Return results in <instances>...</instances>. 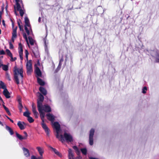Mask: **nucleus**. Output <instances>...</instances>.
<instances>
[{"mask_svg":"<svg viewBox=\"0 0 159 159\" xmlns=\"http://www.w3.org/2000/svg\"><path fill=\"white\" fill-rule=\"evenodd\" d=\"M53 125L56 131V138L59 139L62 142H63L65 141L63 138H65V140L67 142L73 141V137L70 134L65 132L63 136L62 134H60L61 130L60 129V125L58 122H54L53 123Z\"/></svg>","mask_w":159,"mask_h":159,"instance_id":"obj_1","label":"nucleus"},{"mask_svg":"<svg viewBox=\"0 0 159 159\" xmlns=\"http://www.w3.org/2000/svg\"><path fill=\"white\" fill-rule=\"evenodd\" d=\"M14 79L15 82L18 84L20 83L19 80H22L23 77V70L22 68L14 67Z\"/></svg>","mask_w":159,"mask_h":159,"instance_id":"obj_2","label":"nucleus"},{"mask_svg":"<svg viewBox=\"0 0 159 159\" xmlns=\"http://www.w3.org/2000/svg\"><path fill=\"white\" fill-rule=\"evenodd\" d=\"M42 104L41 103H38V110L39 111L40 116L41 117V119L42 121V127L44 129L47 135L48 136L49 135V129L46 125L44 123V118L45 116V113L43 111H42Z\"/></svg>","mask_w":159,"mask_h":159,"instance_id":"obj_3","label":"nucleus"},{"mask_svg":"<svg viewBox=\"0 0 159 159\" xmlns=\"http://www.w3.org/2000/svg\"><path fill=\"white\" fill-rule=\"evenodd\" d=\"M25 29L28 35L32 34V31L31 29L29 20L27 17H25Z\"/></svg>","mask_w":159,"mask_h":159,"instance_id":"obj_4","label":"nucleus"},{"mask_svg":"<svg viewBox=\"0 0 159 159\" xmlns=\"http://www.w3.org/2000/svg\"><path fill=\"white\" fill-rule=\"evenodd\" d=\"M27 73L28 74H30L32 71V61L30 60L28 61L26 64Z\"/></svg>","mask_w":159,"mask_h":159,"instance_id":"obj_5","label":"nucleus"},{"mask_svg":"<svg viewBox=\"0 0 159 159\" xmlns=\"http://www.w3.org/2000/svg\"><path fill=\"white\" fill-rule=\"evenodd\" d=\"M94 133V129H92L89 133V144L90 145H92L93 144V136Z\"/></svg>","mask_w":159,"mask_h":159,"instance_id":"obj_6","label":"nucleus"},{"mask_svg":"<svg viewBox=\"0 0 159 159\" xmlns=\"http://www.w3.org/2000/svg\"><path fill=\"white\" fill-rule=\"evenodd\" d=\"M31 49L34 57H38L39 56V54L37 47L35 46L34 47H33L31 48Z\"/></svg>","mask_w":159,"mask_h":159,"instance_id":"obj_7","label":"nucleus"},{"mask_svg":"<svg viewBox=\"0 0 159 159\" xmlns=\"http://www.w3.org/2000/svg\"><path fill=\"white\" fill-rule=\"evenodd\" d=\"M36 149L40 155L39 157H41V158H43V154L44 152L43 148L40 146H38L36 147Z\"/></svg>","mask_w":159,"mask_h":159,"instance_id":"obj_8","label":"nucleus"},{"mask_svg":"<svg viewBox=\"0 0 159 159\" xmlns=\"http://www.w3.org/2000/svg\"><path fill=\"white\" fill-rule=\"evenodd\" d=\"M42 111H44L46 112H49L51 111V109L49 106L46 105L43 106L42 104Z\"/></svg>","mask_w":159,"mask_h":159,"instance_id":"obj_9","label":"nucleus"},{"mask_svg":"<svg viewBox=\"0 0 159 159\" xmlns=\"http://www.w3.org/2000/svg\"><path fill=\"white\" fill-rule=\"evenodd\" d=\"M19 52L20 59L21 60L23 59V49L22 45L21 43H19Z\"/></svg>","mask_w":159,"mask_h":159,"instance_id":"obj_10","label":"nucleus"},{"mask_svg":"<svg viewBox=\"0 0 159 159\" xmlns=\"http://www.w3.org/2000/svg\"><path fill=\"white\" fill-rule=\"evenodd\" d=\"M22 149L24 156L26 157H29L30 156V152L29 150L25 147H23Z\"/></svg>","mask_w":159,"mask_h":159,"instance_id":"obj_11","label":"nucleus"},{"mask_svg":"<svg viewBox=\"0 0 159 159\" xmlns=\"http://www.w3.org/2000/svg\"><path fill=\"white\" fill-rule=\"evenodd\" d=\"M17 125L21 130L24 129L26 127V124L23 122L19 121L18 122Z\"/></svg>","mask_w":159,"mask_h":159,"instance_id":"obj_12","label":"nucleus"},{"mask_svg":"<svg viewBox=\"0 0 159 159\" xmlns=\"http://www.w3.org/2000/svg\"><path fill=\"white\" fill-rule=\"evenodd\" d=\"M17 27H16L14 29H13V32L12 33V36L11 39L12 41L14 42L15 39L17 37L16 31Z\"/></svg>","mask_w":159,"mask_h":159,"instance_id":"obj_13","label":"nucleus"},{"mask_svg":"<svg viewBox=\"0 0 159 159\" xmlns=\"http://www.w3.org/2000/svg\"><path fill=\"white\" fill-rule=\"evenodd\" d=\"M3 93L6 98H10V93L7 89L4 90L3 92Z\"/></svg>","mask_w":159,"mask_h":159,"instance_id":"obj_14","label":"nucleus"},{"mask_svg":"<svg viewBox=\"0 0 159 159\" xmlns=\"http://www.w3.org/2000/svg\"><path fill=\"white\" fill-rule=\"evenodd\" d=\"M44 48L45 52L48 54V41L46 39H44Z\"/></svg>","mask_w":159,"mask_h":159,"instance_id":"obj_15","label":"nucleus"},{"mask_svg":"<svg viewBox=\"0 0 159 159\" xmlns=\"http://www.w3.org/2000/svg\"><path fill=\"white\" fill-rule=\"evenodd\" d=\"M68 151V156L69 159H75L74 157V155L72 152V150L70 149H69Z\"/></svg>","mask_w":159,"mask_h":159,"instance_id":"obj_16","label":"nucleus"},{"mask_svg":"<svg viewBox=\"0 0 159 159\" xmlns=\"http://www.w3.org/2000/svg\"><path fill=\"white\" fill-rule=\"evenodd\" d=\"M47 119L51 121L52 122H53L54 120L55 117L52 114L48 113L47 114Z\"/></svg>","mask_w":159,"mask_h":159,"instance_id":"obj_17","label":"nucleus"},{"mask_svg":"<svg viewBox=\"0 0 159 159\" xmlns=\"http://www.w3.org/2000/svg\"><path fill=\"white\" fill-rule=\"evenodd\" d=\"M32 111L35 117V118H37L38 113V112L36 111V107H34L33 104L32 105Z\"/></svg>","mask_w":159,"mask_h":159,"instance_id":"obj_18","label":"nucleus"},{"mask_svg":"<svg viewBox=\"0 0 159 159\" xmlns=\"http://www.w3.org/2000/svg\"><path fill=\"white\" fill-rule=\"evenodd\" d=\"M44 99V97L41 93H39V96L38 100L37 101V105H38V103H41L42 104V102H43Z\"/></svg>","mask_w":159,"mask_h":159,"instance_id":"obj_19","label":"nucleus"},{"mask_svg":"<svg viewBox=\"0 0 159 159\" xmlns=\"http://www.w3.org/2000/svg\"><path fill=\"white\" fill-rule=\"evenodd\" d=\"M33 34L29 35L28 39L29 41L30 44L31 45H33L35 42V41L31 37V35H33Z\"/></svg>","mask_w":159,"mask_h":159,"instance_id":"obj_20","label":"nucleus"},{"mask_svg":"<svg viewBox=\"0 0 159 159\" xmlns=\"http://www.w3.org/2000/svg\"><path fill=\"white\" fill-rule=\"evenodd\" d=\"M35 72L38 77H40L42 75L41 72L39 67H37L35 70Z\"/></svg>","mask_w":159,"mask_h":159,"instance_id":"obj_21","label":"nucleus"},{"mask_svg":"<svg viewBox=\"0 0 159 159\" xmlns=\"http://www.w3.org/2000/svg\"><path fill=\"white\" fill-rule=\"evenodd\" d=\"M49 148H50L54 152L55 154H56V155L60 157H61V155L60 153L58 151H57L55 148H53L51 146H49Z\"/></svg>","mask_w":159,"mask_h":159,"instance_id":"obj_22","label":"nucleus"},{"mask_svg":"<svg viewBox=\"0 0 159 159\" xmlns=\"http://www.w3.org/2000/svg\"><path fill=\"white\" fill-rule=\"evenodd\" d=\"M39 90L40 92L44 95L47 94V91L46 90L42 87H40L39 88Z\"/></svg>","mask_w":159,"mask_h":159,"instance_id":"obj_23","label":"nucleus"},{"mask_svg":"<svg viewBox=\"0 0 159 159\" xmlns=\"http://www.w3.org/2000/svg\"><path fill=\"white\" fill-rule=\"evenodd\" d=\"M6 129L10 133L11 135H13L14 134L13 131L12 129L9 126L6 125Z\"/></svg>","mask_w":159,"mask_h":159,"instance_id":"obj_24","label":"nucleus"},{"mask_svg":"<svg viewBox=\"0 0 159 159\" xmlns=\"http://www.w3.org/2000/svg\"><path fill=\"white\" fill-rule=\"evenodd\" d=\"M16 137L20 140H25L24 137H23L21 135L19 134L17 132H16Z\"/></svg>","mask_w":159,"mask_h":159,"instance_id":"obj_25","label":"nucleus"},{"mask_svg":"<svg viewBox=\"0 0 159 159\" xmlns=\"http://www.w3.org/2000/svg\"><path fill=\"white\" fill-rule=\"evenodd\" d=\"M37 81L38 83L41 85H43L45 84L44 82L41 79L37 77Z\"/></svg>","mask_w":159,"mask_h":159,"instance_id":"obj_26","label":"nucleus"},{"mask_svg":"<svg viewBox=\"0 0 159 159\" xmlns=\"http://www.w3.org/2000/svg\"><path fill=\"white\" fill-rule=\"evenodd\" d=\"M0 88L4 90L7 89L4 83L2 81H0Z\"/></svg>","mask_w":159,"mask_h":159,"instance_id":"obj_27","label":"nucleus"},{"mask_svg":"<svg viewBox=\"0 0 159 159\" xmlns=\"http://www.w3.org/2000/svg\"><path fill=\"white\" fill-rule=\"evenodd\" d=\"M23 36L24 38L25 39V40L27 43V44H28V45L29 47V48H30V45L29 43L28 39L25 33L23 34Z\"/></svg>","mask_w":159,"mask_h":159,"instance_id":"obj_28","label":"nucleus"},{"mask_svg":"<svg viewBox=\"0 0 159 159\" xmlns=\"http://www.w3.org/2000/svg\"><path fill=\"white\" fill-rule=\"evenodd\" d=\"M73 148L75 151L77 155L79 154L80 153V150L78 149V148L76 146H74Z\"/></svg>","mask_w":159,"mask_h":159,"instance_id":"obj_29","label":"nucleus"},{"mask_svg":"<svg viewBox=\"0 0 159 159\" xmlns=\"http://www.w3.org/2000/svg\"><path fill=\"white\" fill-rule=\"evenodd\" d=\"M19 11L20 16L22 17L23 16L25 11L24 8H23V9H22L20 10H19Z\"/></svg>","mask_w":159,"mask_h":159,"instance_id":"obj_30","label":"nucleus"},{"mask_svg":"<svg viewBox=\"0 0 159 159\" xmlns=\"http://www.w3.org/2000/svg\"><path fill=\"white\" fill-rule=\"evenodd\" d=\"M80 150L82 152V153H83V154L85 155L87 154V150L86 148H81L80 149Z\"/></svg>","mask_w":159,"mask_h":159,"instance_id":"obj_31","label":"nucleus"},{"mask_svg":"<svg viewBox=\"0 0 159 159\" xmlns=\"http://www.w3.org/2000/svg\"><path fill=\"white\" fill-rule=\"evenodd\" d=\"M2 69L5 71H6L8 70V66L7 65H3L2 66Z\"/></svg>","mask_w":159,"mask_h":159,"instance_id":"obj_32","label":"nucleus"},{"mask_svg":"<svg viewBox=\"0 0 159 159\" xmlns=\"http://www.w3.org/2000/svg\"><path fill=\"white\" fill-rule=\"evenodd\" d=\"M7 55L9 57H11L12 54L11 52L8 49H7L6 50Z\"/></svg>","mask_w":159,"mask_h":159,"instance_id":"obj_33","label":"nucleus"},{"mask_svg":"<svg viewBox=\"0 0 159 159\" xmlns=\"http://www.w3.org/2000/svg\"><path fill=\"white\" fill-rule=\"evenodd\" d=\"M30 113L28 111H26L24 112L23 113V115L24 116L27 117V118L30 116Z\"/></svg>","mask_w":159,"mask_h":159,"instance_id":"obj_34","label":"nucleus"},{"mask_svg":"<svg viewBox=\"0 0 159 159\" xmlns=\"http://www.w3.org/2000/svg\"><path fill=\"white\" fill-rule=\"evenodd\" d=\"M28 120L30 123H32L34 121V120L30 116L28 117Z\"/></svg>","mask_w":159,"mask_h":159,"instance_id":"obj_35","label":"nucleus"},{"mask_svg":"<svg viewBox=\"0 0 159 159\" xmlns=\"http://www.w3.org/2000/svg\"><path fill=\"white\" fill-rule=\"evenodd\" d=\"M16 9L18 11L22 9L21 6L19 3H16Z\"/></svg>","mask_w":159,"mask_h":159,"instance_id":"obj_36","label":"nucleus"},{"mask_svg":"<svg viewBox=\"0 0 159 159\" xmlns=\"http://www.w3.org/2000/svg\"><path fill=\"white\" fill-rule=\"evenodd\" d=\"M43 158L39 157H36L34 156H32L31 157V159H43Z\"/></svg>","mask_w":159,"mask_h":159,"instance_id":"obj_37","label":"nucleus"},{"mask_svg":"<svg viewBox=\"0 0 159 159\" xmlns=\"http://www.w3.org/2000/svg\"><path fill=\"white\" fill-rule=\"evenodd\" d=\"M25 57L26 59V60L28 61V55H29V52L27 50H25Z\"/></svg>","mask_w":159,"mask_h":159,"instance_id":"obj_38","label":"nucleus"},{"mask_svg":"<svg viewBox=\"0 0 159 159\" xmlns=\"http://www.w3.org/2000/svg\"><path fill=\"white\" fill-rule=\"evenodd\" d=\"M153 56L156 57L157 61L159 62V55L157 53L155 56Z\"/></svg>","mask_w":159,"mask_h":159,"instance_id":"obj_39","label":"nucleus"},{"mask_svg":"<svg viewBox=\"0 0 159 159\" xmlns=\"http://www.w3.org/2000/svg\"><path fill=\"white\" fill-rule=\"evenodd\" d=\"M147 87L146 86L144 87L142 89V93H145L146 92V91H147Z\"/></svg>","mask_w":159,"mask_h":159,"instance_id":"obj_40","label":"nucleus"},{"mask_svg":"<svg viewBox=\"0 0 159 159\" xmlns=\"http://www.w3.org/2000/svg\"><path fill=\"white\" fill-rule=\"evenodd\" d=\"M61 66V64H59V65L55 70L56 72H57L60 70Z\"/></svg>","mask_w":159,"mask_h":159,"instance_id":"obj_41","label":"nucleus"},{"mask_svg":"<svg viewBox=\"0 0 159 159\" xmlns=\"http://www.w3.org/2000/svg\"><path fill=\"white\" fill-rule=\"evenodd\" d=\"M23 133L25 134V136H24V139H27V137L28 136L27 134L25 131H24L23 132Z\"/></svg>","mask_w":159,"mask_h":159,"instance_id":"obj_42","label":"nucleus"},{"mask_svg":"<svg viewBox=\"0 0 159 159\" xmlns=\"http://www.w3.org/2000/svg\"><path fill=\"white\" fill-rule=\"evenodd\" d=\"M19 109L20 110V112H21L22 111V109L23 108V106H22V104L19 105Z\"/></svg>","mask_w":159,"mask_h":159,"instance_id":"obj_43","label":"nucleus"},{"mask_svg":"<svg viewBox=\"0 0 159 159\" xmlns=\"http://www.w3.org/2000/svg\"><path fill=\"white\" fill-rule=\"evenodd\" d=\"M6 77L8 79V80H9L10 81L11 80V79L10 78V76H9V75L8 74V73H6Z\"/></svg>","mask_w":159,"mask_h":159,"instance_id":"obj_44","label":"nucleus"},{"mask_svg":"<svg viewBox=\"0 0 159 159\" xmlns=\"http://www.w3.org/2000/svg\"><path fill=\"white\" fill-rule=\"evenodd\" d=\"M19 27L20 29V31H23V25H20L19 26Z\"/></svg>","mask_w":159,"mask_h":159,"instance_id":"obj_45","label":"nucleus"},{"mask_svg":"<svg viewBox=\"0 0 159 159\" xmlns=\"http://www.w3.org/2000/svg\"><path fill=\"white\" fill-rule=\"evenodd\" d=\"M9 45H10V48L11 49H13V46L12 44L11 43H9Z\"/></svg>","mask_w":159,"mask_h":159,"instance_id":"obj_46","label":"nucleus"},{"mask_svg":"<svg viewBox=\"0 0 159 159\" xmlns=\"http://www.w3.org/2000/svg\"><path fill=\"white\" fill-rule=\"evenodd\" d=\"M16 3H19L20 2L22 3V1L21 0H16ZM22 6H23V5H22Z\"/></svg>","mask_w":159,"mask_h":159,"instance_id":"obj_47","label":"nucleus"},{"mask_svg":"<svg viewBox=\"0 0 159 159\" xmlns=\"http://www.w3.org/2000/svg\"><path fill=\"white\" fill-rule=\"evenodd\" d=\"M63 58H62V57L61 58V59H60V61H59V64H61L62 65V62H63Z\"/></svg>","mask_w":159,"mask_h":159,"instance_id":"obj_48","label":"nucleus"},{"mask_svg":"<svg viewBox=\"0 0 159 159\" xmlns=\"http://www.w3.org/2000/svg\"><path fill=\"white\" fill-rule=\"evenodd\" d=\"M17 23H18V26L20 25V23H21V21L20 20H18L17 21Z\"/></svg>","mask_w":159,"mask_h":159,"instance_id":"obj_49","label":"nucleus"},{"mask_svg":"<svg viewBox=\"0 0 159 159\" xmlns=\"http://www.w3.org/2000/svg\"><path fill=\"white\" fill-rule=\"evenodd\" d=\"M7 119H8L9 120L12 122V123H13V121L11 120V119L9 117H8L7 116Z\"/></svg>","mask_w":159,"mask_h":159,"instance_id":"obj_50","label":"nucleus"},{"mask_svg":"<svg viewBox=\"0 0 159 159\" xmlns=\"http://www.w3.org/2000/svg\"><path fill=\"white\" fill-rule=\"evenodd\" d=\"M19 105L22 104L21 100L20 99H19L18 100Z\"/></svg>","mask_w":159,"mask_h":159,"instance_id":"obj_51","label":"nucleus"},{"mask_svg":"<svg viewBox=\"0 0 159 159\" xmlns=\"http://www.w3.org/2000/svg\"><path fill=\"white\" fill-rule=\"evenodd\" d=\"M11 57V61H14V59H13V57H12V55H11V57Z\"/></svg>","mask_w":159,"mask_h":159,"instance_id":"obj_52","label":"nucleus"},{"mask_svg":"<svg viewBox=\"0 0 159 159\" xmlns=\"http://www.w3.org/2000/svg\"><path fill=\"white\" fill-rule=\"evenodd\" d=\"M2 25H4V26H5V21H4V20H2Z\"/></svg>","mask_w":159,"mask_h":159,"instance_id":"obj_53","label":"nucleus"},{"mask_svg":"<svg viewBox=\"0 0 159 159\" xmlns=\"http://www.w3.org/2000/svg\"><path fill=\"white\" fill-rule=\"evenodd\" d=\"M3 64H2V62L0 61V68L2 66Z\"/></svg>","mask_w":159,"mask_h":159,"instance_id":"obj_54","label":"nucleus"},{"mask_svg":"<svg viewBox=\"0 0 159 159\" xmlns=\"http://www.w3.org/2000/svg\"><path fill=\"white\" fill-rule=\"evenodd\" d=\"M11 21L12 22V28H13L14 27V23L12 21V20H11Z\"/></svg>","mask_w":159,"mask_h":159,"instance_id":"obj_55","label":"nucleus"},{"mask_svg":"<svg viewBox=\"0 0 159 159\" xmlns=\"http://www.w3.org/2000/svg\"><path fill=\"white\" fill-rule=\"evenodd\" d=\"M2 15V12L1 11H0V19H1Z\"/></svg>","mask_w":159,"mask_h":159,"instance_id":"obj_56","label":"nucleus"},{"mask_svg":"<svg viewBox=\"0 0 159 159\" xmlns=\"http://www.w3.org/2000/svg\"><path fill=\"white\" fill-rule=\"evenodd\" d=\"M8 114L9 115H11V114L9 111H7V112Z\"/></svg>","mask_w":159,"mask_h":159,"instance_id":"obj_57","label":"nucleus"},{"mask_svg":"<svg viewBox=\"0 0 159 159\" xmlns=\"http://www.w3.org/2000/svg\"><path fill=\"white\" fill-rule=\"evenodd\" d=\"M5 111H6L7 112V111H9V109H8V108H5Z\"/></svg>","mask_w":159,"mask_h":159,"instance_id":"obj_58","label":"nucleus"},{"mask_svg":"<svg viewBox=\"0 0 159 159\" xmlns=\"http://www.w3.org/2000/svg\"><path fill=\"white\" fill-rule=\"evenodd\" d=\"M38 21L40 22L41 21V18L40 17H39V19H38Z\"/></svg>","mask_w":159,"mask_h":159,"instance_id":"obj_59","label":"nucleus"},{"mask_svg":"<svg viewBox=\"0 0 159 159\" xmlns=\"http://www.w3.org/2000/svg\"><path fill=\"white\" fill-rule=\"evenodd\" d=\"M75 159H80V157H77L76 158L75 157Z\"/></svg>","mask_w":159,"mask_h":159,"instance_id":"obj_60","label":"nucleus"},{"mask_svg":"<svg viewBox=\"0 0 159 159\" xmlns=\"http://www.w3.org/2000/svg\"><path fill=\"white\" fill-rule=\"evenodd\" d=\"M13 59H14V61L15 60H16V57H15L14 58H13Z\"/></svg>","mask_w":159,"mask_h":159,"instance_id":"obj_61","label":"nucleus"},{"mask_svg":"<svg viewBox=\"0 0 159 159\" xmlns=\"http://www.w3.org/2000/svg\"><path fill=\"white\" fill-rule=\"evenodd\" d=\"M0 100L2 101V98H1V97L0 96Z\"/></svg>","mask_w":159,"mask_h":159,"instance_id":"obj_62","label":"nucleus"},{"mask_svg":"<svg viewBox=\"0 0 159 159\" xmlns=\"http://www.w3.org/2000/svg\"><path fill=\"white\" fill-rule=\"evenodd\" d=\"M3 107L4 109L7 108V107L5 105H3Z\"/></svg>","mask_w":159,"mask_h":159,"instance_id":"obj_63","label":"nucleus"},{"mask_svg":"<svg viewBox=\"0 0 159 159\" xmlns=\"http://www.w3.org/2000/svg\"><path fill=\"white\" fill-rule=\"evenodd\" d=\"M3 107L4 109L7 108V107L5 105H3Z\"/></svg>","mask_w":159,"mask_h":159,"instance_id":"obj_64","label":"nucleus"}]
</instances>
